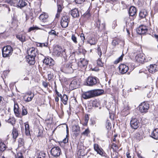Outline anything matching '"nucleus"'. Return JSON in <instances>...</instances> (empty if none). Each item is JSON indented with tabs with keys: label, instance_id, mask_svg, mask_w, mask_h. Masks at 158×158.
Wrapping results in <instances>:
<instances>
[{
	"label": "nucleus",
	"instance_id": "nucleus-24",
	"mask_svg": "<svg viewBox=\"0 0 158 158\" xmlns=\"http://www.w3.org/2000/svg\"><path fill=\"white\" fill-rule=\"evenodd\" d=\"M79 64L80 66L85 67L87 65L88 61L85 59H81Z\"/></svg>",
	"mask_w": 158,
	"mask_h": 158
},
{
	"label": "nucleus",
	"instance_id": "nucleus-54",
	"mask_svg": "<svg viewBox=\"0 0 158 158\" xmlns=\"http://www.w3.org/2000/svg\"><path fill=\"white\" fill-rule=\"evenodd\" d=\"M80 37L81 40L84 43L85 39V37L84 36V34L83 33L81 34L80 35Z\"/></svg>",
	"mask_w": 158,
	"mask_h": 158
},
{
	"label": "nucleus",
	"instance_id": "nucleus-34",
	"mask_svg": "<svg viewBox=\"0 0 158 158\" xmlns=\"http://www.w3.org/2000/svg\"><path fill=\"white\" fill-rule=\"evenodd\" d=\"M97 42V40L94 38H91L88 41V43L91 45H95Z\"/></svg>",
	"mask_w": 158,
	"mask_h": 158
},
{
	"label": "nucleus",
	"instance_id": "nucleus-43",
	"mask_svg": "<svg viewBox=\"0 0 158 158\" xmlns=\"http://www.w3.org/2000/svg\"><path fill=\"white\" fill-rule=\"evenodd\" d=\"M97 64L101 66L102 67L103 66V63L102 62L101 59L99 58L97 60Z\"/></svg>",
	"mask_w": 158,
	"mask_h": 158
},
{
	"label": "nucleus",
	"instance_id": "nucleus-49",
	"mask_svg": "<svg viewBox=\"0 0 158 158\" xmlns=\"http://www.w3.org/2000/svg\"><path fill=\"white\" fill-rule=\"evenodd\" d=\"M43 44H44V46L46 47L47 46L48 44L47 43H38L37 44V45L38 46L42 47Z\"/></svg>",
	"mask_w": 158,
	"mask_h": 158
},
{
	"label": "nucleus",
	"instance_id": "nucleus-3",
	"mask_svg": "<svg viewBox=\"0 0 158 158\" xmlns=\"http://www.w3.org/2000/svg\"><path fill=\"white\" fill-rule=\"evenodd\" d=\"M12 52V48L9 45L4 47L2 49V55L4 57L10 56Z\"/></svg>",
	"mask_w": 158,
	"mask_h": 158
},
{
	"label": "nucleus",
	"instance_id": "nucleus-37",
	"mask_svg": "<svg viewBox=\"0 0 158 158\" xmlns=\"http://www.w3.org/2000/svg\"><path fill=\"white\" fill-rule=\"evenodd\" d=\"M57 12H61L62 11L63 7L62 5L60 4L58 0L57 1Z\"/></svg>",
	"mask_w": 158,
	"mask_h": 158
},
{
	"label": "nucleus",
	"instance_id": "nucleus-33",
	"mask_svg": "<svg viewBox=\"0 0 158 158\" xmlns=\"http://www.w3.org/2000/svg\"><path fill=\"white\" fill-rule=\"evenodd\" d=\"M6 148V145L2 141L0 140V151L2 152L3 151L5 150Z\"/></svg>",
	"mask_w": 158,
	"mask_h": 158
},
{
	"label": "nucleus",
	"instance_id": "nucleus-36",
	"mask_svg": "<svg viewBox=\"0 0 158 158\" xmlns=\"http://www.w3.org/2000/svg\"><path fill=\"white\" fill-rule=\"evenodd\" d=\"M126 26L127 27L126 29L127 32L129 33V31L128 30V29H130V28L131 29L132 27V24L131 23H130V24L129 22H127L126 23Z\"/></svg>",
	"mask_w": 158,
	"mask_h": 158
},
{
	"label": "nucleus",
	"instance_id": "nucleus-56",
	"mask_svg": "<svg viewBox=\"0 0 158 158\" xmlns=\"http://www.w3.org/2000/svg\"><path fill=\"white\" fill-rule=\"evenodd\" d=\"M48 83L46 82L43 81V85L45 88H47L48 86Z\"/></svg>",
	"mask_w": 158,
	"mask_h": 158
},
{
	"label": "nucleus",
	"instance_id": "nucleus-27",
	"mask_svg": "<svg viewBox=\"0 0 158 158\" xmlns=\"http://www.w3.org/2000/svg\"><path fill=\"white\" fill-rule=\"evenodd\" d=\"M148 14L147 11L145 10H142L139 13V17L142 19L146 17Z\"/></svg>",
	"mask_w": 158,
	"mask_h": 158
},
{
	"label": "nucleus",
	"instance_id": "nucleus-26",
	"mask_svg": "<svg viewBox=\"0 0 158 158\" xmlns=\"http://www.w3.org/2000/svg\"><path fill=\"white\" fill-rule=\"evenodd\" d=\"M34 96V94H32V96H28L27 97V96H26V95H25L23 97L24 100L26 102H29L32 100Z\"/></svg>",
	"mask_w": 158,
	"mask_h": 158
},
{
	"label": "nucleus",
	"instance_id": "nucleus-38",
	"mask_svg": "<svg viewBox=\"0 0 158 158\" xmlns=\"http://www.w3.org/2000/svg\"><path fill=\"white\" fill-rule=\"evenodd\" d=\"M48 37H50L51 36H53L54 37L56 35V31L54 30H52L48 32Z\"/></svg>",
	"mask_w": 158,
	"mask_h": 158
},
{
	"label": "nucleus",
	"instance_id": "nucleus-31",
	"mask_svg": "<svg viewBox=\"0 0 158 158\" xmlns=\"http://www.w3.org/2000/svg\"><path fill=\"white\" fill-rule=\"evenodd\" d=\"M61 98V101L64 104H67V101L68 100V98L67 96L65 94H64L63 96L60 97Z\"/></svg>",
	"mask_w": 158,
	"mask_h": 158
},
{
	"label": "nucleus",
	"instance_id": "nucleus-62",
	"mask_svg": "<svg viewBox=\"0 0 158 158\" xmlns=\"http://www.w3.org/2000/svg\"><path fill=\"white\" fill-rule=\"evenodd\" d=\"M25 130H29V125L28 124H27L25 125Z\"/></svg>",
	"mask_w": 158,
	"mask_h": 158
},
{
	"label": "nucleus",
	"instance_id": "nucleus-17",
	"mask_svg": "<svg viewBox=\"0 0 158 158\" xmlns=\"http://www.w3.org/2000/svg\"><path fill=\"white\" fill-rule=\"evenodd\" d=\"M94 148L95 151L97 152V153L101 156L103 155L104 152L102 148L99 147L98 145L94 144Z\"/></svg>",
	"mask_w": 158,
	"mask_h": 158
},
{
	"label": "nucleus",
	"instance_id": "nucleus-1",
	"mask_svg": "<svg viewBox=\"0 0 158 158\" xmlns=\"http://www.w3.org/2000/svg\"><path fill=\"white\" fill-rule=\"evenodd\" d=\"M103 91L102 89H94L85 92L82 94V97L85 99H88L99 95L103 93Z\"/></svg>",
	"mask_w": 158,
	"mask_h": 158
},
{
	"label": "nucleus",
	"instance_id": "nucleus-57",
	"mask_svg": "<svg viewBox=\"0 0 158 158\" xmlns=\"http://www.w3.org/2000/svg\"><path fill=\"white\" fill-rule=\"evenodd\" d=\"M33 94L31 92L29 91L26 93L25 95H26V96H27V95H28V96H32Z\"/></svg>",
	"mask_w": 158,
	"mask_h": 158
},
{
	"label": "nucleus",
	"instance_id": "nucleus-51",
	"mask_svg": "<svg viewBox=\"0 0 158 158\" xmlns=\"http://www.w3.org/2000/svg\"><path fill=\"white\" fill-rule=\"evenodd\" d=\"M53 74L51 73L48 74V79L49 81L51 80L53 78Z\"/></svg>",
	"mask_w": 158,
	"mask_h": 158
},
{
	"label": "nucleus",
	"instance_id": "nucleus-39",
	"mask_svg": "<svg viewBox=\"0 0 158 158\" xmlns=\"http://www.w3.org/2000/svg\"><path fill=\"white\" fill-rule=\"evenodd\" d=\"M124 56L123 54H122L120 57H119L118 58L116 59L114 61V64H117L119 62L122 61L123 60V57Z\"/></svg>",
	"mask_w": 158,
	"mask_h": 158
},
{
	"label": "nucleus",
	"instance_id": "nucleus-35",
	"mask_svg": "<svg viewBox=\"0 0 158 158\" xmlns=\"http://www.w3.org/2000/svg\"><path fill=\"white\" fill-rule=\"evenodd\" d=\"M0 7L5 8V10H7L8 12H9L10 11V9L8 6L5 4H0Z\"/></svg>",
	"mask_w": 158,
	"mask_h": 158
},
{
	"label": "nucleus",
	"instance_id": "nucleus-7",
	"mask_svg": "<svg viewBox=\"0 0 158 158\" xmlns=\"http://www.w3.org/2000/svg\"><path fill=\"white\" fill-rule=\"evenodd\" d=\"M78 151L77 154L80 156H83L86 154L87 153L85 151L86 148L82 144L81 145H79L78 146Z\"/></svg>",
	"mask_w": 158,
	"mask_h": 158
},
{
	"label": "nucleus",
	"instance_id": "nucleus-22",
	"mask_svg": "<svg viewBox=\"0 0 158 158\" xmlns=\"http://www.w3.org/2000/svg\"><path fill=\"white\" fill-rule=\"evenodd\" d=\"M27 0H19L17 6L20 8L23 7L27 5Z\"/></svg>",
	"mask_w": 158,
	"mask_h": 158
},
{
	"label": "nucleus",
	"instance_id": "nucleus-47",
	"mask_svg": "<svg viewBox=\"0 0 158 158\" xmlns=\"http://www.w3.org/2000/svg\"><path fill=\"white\" fill-rule=\"evenodd\" d=\"M97 52L99 56L100 57L102 55V52L101 51V48L99 47H98L97 49Z\"/></svg>",
	"mask_w": 158,
	"mask_h": 158
},
{
	"label": "nucleus",
	"instance_id": "nucleus-29",
	"mask_svg": "<svg viewBox=\"0 0 158 158\" xmlns=\"http://www.w3.org/2000/svg\"><path fill=\"white\" fill-rule=\"evenodd\" d=\"M17 0H5V2L9 4L11 6H17Z\"/></svg>",
	"mask_w": 158,
	"mask_h": 158
},
{
	"label": "nucleus",
	"instance_id": "nucleus-40",
	"mask_svg": "<svg viewBox=\"0 0 158 158\" xmlns=\"http://www.w3.org/2000/svg\"><path fill=\"white\" fill-rule=\"evenodd\" d=\"M15 119L13 118H10L8 120L7 122L13 125L15 123Z\"/></svg>",
	"mask_w": 158,
	"mask_h": 158
},
{
	"label": "nucleus",
	"instance_id": "nucleus-12",
	"mask_svg": "<svg viewBox=\"0 0 158 158\" xmlns=\"http://www.w3.org/2000/svg\"><path fill=\"white\" fill-rule=\"evenodd\" d=\"M119 71L121 73L124 74L126 73L128 71L129 68L128 66L124 64H122L118 67Z\"/></svg>",
	"mask_w": 158,
	"mask_h": 158
},
{
	"label": "nucleus",
	"instance_id": "nucleus-25",
	"mask_svg": "<svg viewBox=\"0 0 158 158\" xmlns=\"http://www.w3.org/2000/svg\"><path fill=\"white\" fill-rule=\"evenodd\" d=\"M48 17V14L46 13H44L41 14L39 16V19L42 21L44 22L46 21V20Z\"/></svg>",
	"mask_w": 158,
	"mask_h": 158
},
{
	"label": "nucleus",
	"instance_id": "nucleus-59",
	"mask_svg": "<svg viewBox=\"0 0 158 158\" xmlns=\"http://www.w3.org/2000/svg\"><path fill=\"white\" fill-rule=\"evenodd\" d=\"M100 21L98 20L96 22V26L98 28H99L100 27Z\"/></svg>",
	"mask_w": 158,
	"mask_h": 158
},
{
	"label": "nucleus",
	"instance_id": "nucleus-42",
	"mask_svg": "<svg viewBox=\"0 0 158 158\" xmlns=\"http://www.w3.org/2000/svg\"><path fill=\"white\" fill-rule=\"evenodd\" d=\"M22 114L23 115H26L27 114V109L25 108L24 106H23L22 108Z\"/></svg>",
	"mask_w": 158,
	"mask_h": 158
},
{
	"label": "nucleus",
	"instance_id": "nucleus-63",
	"mask_svg": "<svg viewBox=\"0 0 158 158\" xmlns=\"http://www.w3.org/2000/svg\"><path fill=\"white\" fill-rule=\"evenodd\" d=\"M152 36L155 38L157 40V41H158V35L155 34L152 35Z\"/></svg>",
	"mask_w": 158,
	"mask_h": 158
},
{
	"label": "nucleus",
	"instance_id": "nucleus-52",
	"mask_svg": "<svg viewBox=\"0 0 158 158\" xmlns=\"http://www.w3.org/2000/svg\"><path fill=\"white\" fill-rule=\"evenodd\" d=\"M38 28L36 27H30L29 29V31H31L34 30L35 29H38Z\"/></svg>",
	"mask_w": 158,
	"mask_h": 158
},
{
	"label": "nucleus",
	"instance_id": "nucleus-60",
	"mask_svg": "<svg viewBox=\"0 0 158 158\" xmlns=\"http://www.w3.org/2000/svg\"><path fill=\"white\" fill-rule=\"evenodd\" d=\"M112 147L115 148L116 149H118V147L117 146V145L115 143H113L112 144Z\"/></svg>",
	"mask_w": 158,
	"mask_h": 158
},
{
	"label": "nucleus",
	"instance_id": "nucleus-20",
	"mask_svg": "<svg viewBox=\"0 0 158 158\" xmlns=\"http://www.w3.org/2000/svg\"><path fill=\"white\" fill-rule=\"evenodd\" d=\"M35 57L29 56H26L27 62L31 65H33L35 63Z\"/></svg>",
	"mask_w": 158,
	"mask_h": 158
},
{
	"label": "nucleus",
	"instance_id": "nucleus-55",
	"mask_svg": "<svg viewBox=\"0 0 158 158\" xmlns=\"http://www.w3.org/2000/svg\"><path fill=\"white\" fill-rule=\"evenodd\" d=\"M17 158H23L22 154L21 153H19L17 154Z\"/></svg>",
	"mask_w": 158,
	"mask_h": 158
},
{
	"label": "nucleus",
	"instance_id": "nucleus-14",
	"mask_svg": "<svg viewBox=\"0 0 158 158\" xmlns=\"http://www.w3.org/2000/svg\"><path fill=\"white\" fill-rule=\"evenodd\" d=\"M135 60L136 62L141 63L146 61V59L143 54H139L136 56Z\"/></svg>",
	"mask_w": 158,
	"mask_h": 158
},
{
	"label": "nucleus",
	"instance_id": "nucleus-19",
	"mask_svg": "<svg viewBox=\"0 0 158 158\" xmlns=\"http://www.w3.org/2000/svg\"><path fill=\"white\" fill-rule=\"evenodd\" d=\"M70 13L73 18H77L79 16V13L78 9L75 8L70 12Z\"/></svg>",
	"mask_w": 158,
	"mask_h": 158
},
{
	"label": "nucleus",
	"instance_id": "nucleus-8",
	"mask_svg": "<svg viewBox=\"0 0 158 158\" xmlns=\"http://www.w3.org/2000/svg\"><path fill=\"white\" fill-rule=\"evenodd\" d=\"M69 18L68 16H64L62 18L61 22V26L63 28H66L68 27L69 21Z\"/></svg>",
	"mask_w": 158,
	"mask_h": 158
},
{
	"label": "nucleus",
	"instance_id": "nucleus-11",
	"mask_svg": "<svg viewBox=\"0 0 158 158\" xmlns=\"http://www.w3.org/2000/svg\"><path fill=\"white\" fill-rule=\"evenodd\" d=\"M43 63L47 65L50 66H52L55 64V61L51 57H47L44 60Z\"/></svg>",
	"mask_w": 158,
	"mask_h": 158
},
{
	"label": "nucleus",
	"instance_id": "nucleus-10",
	"mask_svg": "<svg viewBox=\"0 0 158 158\" xmlns=\"http://www.w3.org/2000/svg\"><path fill=\"white\" fill-rule=\"evenodd\" d=\"M63 50L60 46L59 45L56 46L53 49L54 54L58 56H60Z\"/></svg>",
	"mask_w": 158,
	"mask_h": 158
},
{
	"label": "nucleus",
	"instance_id": "nucleus-48",
	"mask_svg": "<svg viewBox=\"0 0 158 158\" xmlns=\"http://www.w3.org/2000/svg\"><path fill=\"white\" fill-rule=\"evenodd\" d=\"M85 0H75V1L76 3L78 4H81L85 2Z\"/></svg>",
	"mask_w": 158,
	"mask_h": 158
},
{
	"label": "nucleus",
	"instance_id": "nucleus-9",
	"mask_svg": "<svg viewBox=\"0 0 158 158\" xmlns=\"http://www.w3.org/2000/svg\"><path fill=\"white\" fill-rule=\"evenodd\" d=\"M130 124L132 128L135 129L139 126V123L137 118H132L130 121Z\"/></svg>",
	"mask_w": 158,
	"mask_h": 158
},
{
	"label": "nucleus",
	"instance_id": "nucleus-41",
	"mask_svg": "<svg viewBox=\"0 0 158 158\" xmlns=\"http://www.w3.org/2000/svg\"><path fill=\"white\" fill-rule=\"evenodd\" d=\"M71 39L75 44H77V37L74 35H72L71 36Z\"/></svg>",
	"mask_w": 158,
	"mask_h": 158
},
{
	"label": "nucleus",
	"instance_id": "nucleus-15",
	"mask_svg": "<svg viewBox=\"0 0 158 158\" xmlns=\"http://www.w3.org/2000/svg\"><path fill=\"white\" fill-rule=\"evenodd\" d=\"M37 50V49L34 48H29L27 51V54H28V56L35 57L38 54Z\"/></svg>",
	"mask_w": 158,
	"mask_h": 158
},
{
	"label": "nucleus",
	"instance_id": "nucleus-32",
	"mask_svg": "<svg viewBox=\"0 0 158 158\" xmlns=\"http://www.w3.org/2000/svg\"><path fill=\"white\" fill-rule=\"evenodd\" d=\"M16 37L17 39L22 42L25 41L26 40L25 35L24 34L17 35Z\"/></svg>",
	"mask_w": 158,
	"mask_h": 158
},
{
	"label": "nucleus",
	"instance_id": "nucleus-50",
	"mask_svg": "<svg viewBox=\"0 0 158 158\" xmlns=\"http://www.w3.org/2000/svg\"><path fill=\"white\" fill-rule=\"evenodd\" d=\"M118 44V42L116 40H114L112 41V44L114 47H115Z\"/></svg>",
	"mask_w": 158,
	"mask_h": 158
},
{
	"label": "nucleus",
	"instance_id": "nucleus-30",
	"mask_svg": "<svg viewBox=\"0 0 158 158\" xmlns=\"http://www.w3.org/2000/svg\"><path fill=\"white\" fill-rule=\"evenodd\" d=\"M12 134L13 139H15L18 136V133L17 130L14 127L13 129Z\"/></svg>",
	"mask_w": 158,
	"mask_h": 158
},
{
	"label": "nucleus",
	"instance_id": "nucleus-46",
	"mask_svg": "<svg viewBox=\"0 0 158 158\" xmlns=\"http://www.w3.org/2000/svg\"><path fill=\"white\" fill-rule=\"evenodd\" d=\"M89 132L90 131H89L88 128L82 133V134L83 135H87Z\"/></svg>",
	"mask_w": 158,
	"mask_h": 158
},
{
	"label": "nucleus",
	"instance_id": "nucleus-53",
	"mask_svg": "<svg viewBox=\"0 0 158 158\" xmlns=\"http://www.w3.org/2000/svg\"><path fill=\"white\" fill-rule=\"evenodd\" d=\"M89 117L88 115H86L85 116V123L87 124V123L89 121Z\"/></svg>",
	"mask_w": 158,
	"mask_h": 158
},
{
	"label": "nucleus",
	"instance_id": "nucleus-4",
	"mask_svg": "<svg viewBox=\"0 0 158 158\" xmlns=\"http://www.w3.org/2000/svg\"><path fill=\"white\" fill-rule=\"evenodd\" d=\"M97 80L98 79L95 77L89 76L86 81V85L90 86H93L97 84Z\"/></svg>",
	"mask_w": 158,
	"mask_h": 158
},
{
	"label": "nucleus",
	"instance_id": "nucleus-61",
	"mask_svg": "<svg viewBox=\"0 0 158 158\" xmlns=\"http://www.w3.org/2000/svg\"><path fill=\"white\" fill-rule=\"evenodd\" d=\"M68 139L66 137L63 140V142L64 143H67L68 142Z\"/></svg>",
	"mask_w": 158,
	"mask_h": 158
},
{
	"label": "nucleus",
	"instance_id": "nucleus-23",
	"mask_svg": "<svg viewBox=\"0 0 158 158\" xmlns=\"http://www.w3.org/2000/svg\"><path fill=\"white\" fill-rule=\"evenodd\" d=\"M129 12L130 16H134L136 12V8L133 6H131L129 8Z\"/></svg>",
	"mask_w": 158,
	"mask_h": 158
},
{
	"label": "nucleus",
	"instance_id": "nucleus-64",
	"mask_svg": "<svg viewBox=\"0 0 158 158\" xmlns=\"http://www.w3.org/2000/svg\"><path fill=\"white\" fill-rule=\"evenodd\" d=\"M55 91H56V94H57V96L60 97H61V94H60V93L57 91V90L56 89V90H55Z\"/></svg>",
	"mask_w": 158,
	"mask_h": 158
},
{
	"label": "nucleus",
	"instance_id": "nucleus-5",
	"mask_svg": "<svg viewBox=\"0 0 158 158\" xmlns=\"http://www.w3.org/2000/svg\"><path fill=\"white\" fill-rule=\"evenodd\" d=\"M149 107V104L145 102L142 103L139 106V111L142 113L147 112Z\"/></svg>",
	"mask_w": 158,
	"mask_h": 158
},
{
	"label": "nucleus",
	"instance_id": "nucleus-6",
	"mask_svg": "<svg viewBox=\"0 0 158 158\" xmlns=\"http://www.w3.org/2000/svg\"><path fill=\"white\" fill-rule=\"evenodd\" d=\"M61 151L58 147H55L52 148L51 150V154L55 157L59 156L60 155Z\"/></svg>",
	"mask_w": 158,
	"mask_h": 158
},
{
	"label": "nucleus",
	"instance_id": "nucleus-2",
	"mask_svg": "<svg viewBox=\"0 0 158 158\" xmlns=\"http://www.w3.org/2000/svg\"><path fill=\"white\" fill-rule=\"evenodd\" d=\"M73 65L70 63L65 64L61 67V71L66 73H73L74 70Z\"/></svg>",
	"mask_w": 158,
	"mask_h": 158
},
{
	"label": "nucleus",
	"instance_id": "nucleus-28",
	"mask_svg": "<svg viewBox=\"0 0 158 158\" xmlns=\"http://www.w3.org/2000/svg\"><path fill=\"white\" fill-rule=\"evenodd\" d=\"M14 110L15 115L16 116L19 117V113L18 110V106L17 104L15 103Z\"/></svg>",
	"mask_w": 158,
	"mask_h": 158
},
{
	"label": "nucleus",
	"instance_id": "nucleus-44",
	"mask_svg": "<svg viewBox=\"0 0 158 158\" xmlns=\"http://www.w3.org/2000/svg\"><path fill=\"white\" fill-rule=\"evenodd\" d=\"M61 54L62 56H63V57L64 58V60L65 61H66V60H67V56L66 54L65 49L63 50V51Z\"/></svg>",
	"mask_w": 158,
	"mask_h": 158
},
{
	"label": "nucleus",
	"instance_id": "nucleus-58",
	"mask_svg": "<svg viewBox=\"0 0 158 158\" xmlns=\"http://www.w3.org/2000/svg\"><path fill=\"white\" fill-rule=\"evenodd\" d=\"M19 143L20 146H22V145H23L24 143H23V139H20L19 140Z\"/></svg>",
	"mask_w": 158,
	"mask_h": 158
},
{
	"label": "nucleus",
	"instance_id": "nucleus-21",
	"mask_svg": "<svg viewBox=\"0 0 158 158\" xmlns=\"http://www.w3.org/2000/svg\"><path fill=\"white\" fill-rule=\"evenodd\" d=\"M151 136L155 139H158V129H155L152 131Z\"/></svg>",
	"mask_w": 158,
	"mask_h": 158
},
{
	"label": "nucleus",
	"instance_id": "nucleus-18",
	"mask_svg": "<svg viewBox=\"0 0 158 158\" xmlns=\"http://www.w3.org/2000/svg\"><path fill=\"white\" fill-rule=\"evenodd\" d=\"M79 82L76 79L73 80L70 85V86L73 89H76L79 87Z\"/></svg>",
	"mask_w": 158,
	"mask_h": 158
},
{
	"label": "nucleus",
	"instance_id": "nucleus-13",
	"mask_svg": "<svg viewBox=\"0 0 158 158\" xmlns=\"http://www.w3.org/2000/svg\"><path fill=\"white\" fill-rule=\"evenodd\" d=\"M148 31L147 27L145 26L141 25L139 26L137 30V32L139 34H144Z\"/></svg>",
	"mask_w": 158,
	"mask_h": 158
},
{
	"label": "nucleus",
	"instance_id": "nucleus-45",
	"mask_svg": "<svg viewBox=\"0 0 158 158\" xmlns=\"http://www.w3.org/2000/svg\"><path fill=\"white\" fill-rule=\"evenodd\" d=\"M106 127L108 130H109L111 128V124L108 121L106 123Z\"/></svg>",
	"mask_w": 158,
	"mask_h": 158
},
{
	"label": "nucleus",
	"instance_id": "nucleus-16",
	"mask_svg": "<svg viewBox=\"0 0 158 158\" xmlns=\"http://www.w3.org/2000/svg\"><path fill=\"white\" fill-rule=\"evenodd\" d=\"M158 71V66L155 64H150L148 68L149 72L153 73Z\"/></svg>",
	"mask_w": 158,
	"mask_h": 158
}]
</instances>
